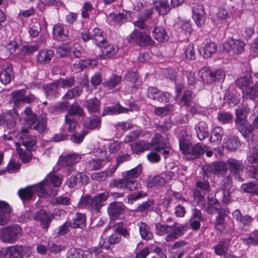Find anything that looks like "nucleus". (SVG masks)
<instances>
[{"label": "nucleus", "instance_id": "nucleus-7", "mask_svg": "<svg viewBox=\"0 0 258 258\" xmlns=\"http://www.w3.org/2000/svg\"><path fill=\"white\" fill-rule=\"evenodd\" d=\"M208 68H203L202 72L204 71L205 74H203L202 78L203 81L206 83L211 84L212 83L220 82L223 81L225 78V74L224 71L219 69L216 71L210 70Z\"/></svg>", "mask_w": 258, "mask_h": 258}, {"label": "nucleus", "instance_id": "nucleus-8", "mask_svg": "<svg viewBox=\"0 0 258 258\" xmlns=\"http://www.w3.org/2000/svg\"><path fill=\"white\" fill-rule=\"evenodd\" d=\"M81 156L76 153L67 154L61 157V164L66 168L65 172L70 174L75 171V165L81 160Z\"/></svg>", "mask_w": 258, "mask_h": 258}, {"label": "nucleus", "instance_id": "nucleus-47", "mask_svg": "<svg viewBox=\"0 0 258 258\" xmlns=\"http://www.w3.org/2000/svg\"><path fill=\"white\" fill-rule=\"evenodd\" d=\"M93 32V39L94 40L96 45L99 47L104 46V45H106L107 42L106 41V38L103 36L101 30L97 28H95L94 29Z\"/></svg>", "mask_w": 258, "mask_h": 258}, {"label": "nucleus", "instance_id": "nucleus-5", "mask_svg": "<svg viewBox=\"0 0 258 258\" xmlns=\"http://www.w3.org/2000/svg\"><path fill=\"white\" fill-rule=\"evenodd\" d=\"M45 183V182L44 181L31 187L20 189L18 191V195L23 201L31 200L33 197V191H36L41 195H44L46 192Z\"/></svg>", "mask_w": 258, "mask_h": 258}, {"label": "nucleus", "instance_id": "nucleus-10", "mask_svg": "<svg viewBox=\"0 0 258 258\" xmlns=\"http://www.w3.org/2000/svg\"><path fill=\"white\" fill-rule=\"evenodd\" d=\"M245 44L243 41L231 39L223 43V48L230 54H238L244 51Z\"/></svg>", "mask_w": 258, "mask_h": 258}, {"label": "nucleus", "instance_id": "nucleus-35", "mask_svg": "<svg viewBox=\"0 0 258 258\" xmlns=\"http://www.w3.org/2000/svg\"><path fill=\"white\" fill-rule=\"evenodd\" d=\"M24 120L28 124L31 126L36 123L38 120V116L36 113L34 112L31 108L27 107L24 110L23 114Z\"/></svg>", "mask_w": 258, "mask_h": 258}, {"label": "nucleus", "instance_id": "nucleus-6", "mask_svg": "<svg viewBox=\"0 0 258 258\" xmlns=\"http://www.w3.org/2000/svg\"><path fill=\"white\" fill-rule=\"evenodd\" d=\"M227 170L226 163L222 161L215 162L203 167V172L207 176H210L212 174L218 176H223L227 173Z\"/></svg>", "mask_w": 258, "mask_h": 258}, {"label": "nucleus", "instance_id": "nucleus-4", "mask_svg": "<svg viewBox=\"0 0 258 258\" xmlns=\"http://www.w3.org/2000/svg\"><path fill=\"white\" fill-rule=\"evenodd\" d=\"M127 40L130 43L134 42L141 47L153 45L154 41L150 35L146 33L135 30L128 37Z\"/></svg>", "mask_w": 258, "mask_h": 258}, {"label": "nucleus", "instance_id": "nucleus-9", "mask_svg": "<svg viewBox=\"0 0 258 258\" xmlns=\"http://www.w3.org/2000/svg\"><path fill=\"white\" fill-rule=\"evenodd\" d=\"M18 136L20 141L28 151H30L36 149V137L30 134L28 128H22L19 133Z\"/></svg>", "mask_w": 258, "mask_h": 258}, {"label": "nucleus", "instance_id": "nucleus-36", "mask_svg": "<svg viewBox=\"0 0 258 258\" xmlns=\"http://www.w3.org/2000/svg\"><path fill=\"white\" fill-rule=\"evenodd\" d=\"M231 239H224L219 241L214 247L215 253L218 255H223L227 252Z\"/></svg>", "mask_w": 258, "mask_h": 258}, {"label": "nucleus", "instance_id": "nucleus-3", "mask_svg": "<svg viewBox=\"0 0 258 258\" xmlns=\"http://www.w3.org/2000/svg\"><path fill=\"white\" fill-rule=\"evenodd\" d=\"M22 235V230L18 224H13L0 228V239L5 243H15Z\"/></svg>", "mask_w": 258, "mask_h": 258}, {"label": "nucleus", "instance_id": "nucleus-45", "mask_svg": "<svg viewBox=\"0 0 258 258\" xmlns=\"http://www.w3.org/2000/svg\"><path fill=\"white\" fill-rule=\"evenodd\" d=\"M250 108L247 104H242L236 110L235 120H246V118L250 112Z\"/></svg>", "mask_w": 258, "mask_h": 258}, {"label": "nucleus", "instance_id": "nucleus-15", "mask_svg": "<svg viewBox=\"0 0 258 258\" xmlns=\"http://www.w3.org/2000/svg\"><path fill=\"white\" fill-rule=\"evenodd\" d=\"M238 131L243 137L248 139L253 134V127L247 120H235Z\"/></svg>", "mask_w": 258, "mask_h": 258}, {"label": "nucleus", "instance_id": "nucleus-34", "mask_svg": "<svg viewBox=\"0 0 258 258\" xmlns=\"http://www.w3.org/2000/svg\"><path fill=\"white\" fill-rule=\"evenodd\" d=\"M45 42V38L44 35H41L39 37V43L32 45H25L20 49L21 52L24 54H31L38 50L40 43Z\"/></svg>", "mask_w": 258, "mask_h": 258}, {"label": "nucleus", "instance_id": "nucleus-56", "mask_svg": "<svg viewBox=\"0 0 258 258\" xmlns=\"http://www.w3.org/2000/svg\"><path fill=\"white\" fill-rule=\"evenodd\" d=\"M250 75H247L243 77H241L235 81L236 85L241 89L248 88L251 83Z\"/></svg>", "mask_w": 258, "mask_h": 258}, {"label": "nucleus", "instance_id": "nucleus-20", "mask_svg": "<svg viewBox=\"0 0 258 258\" xmlns=\"http://www.w3.org/2000/svg\"><path fill=\"white\" fill-rule=\"evenodd\" d=\"M54 56V52L51 49H41L36 56V62L44 65L49 63Z\"/></svg>", "mask_w": 258, "mask_h": 258}, {"label": "nucleus", "instance_id": "nucleus-48", "mask_svg": "<svg viewBox=\"0 0 258 258\" xmlns=\"http://www.w3.org/2000/svg\"><path fill=\"white\" fill-rule=\"evenodd\" d=\"M181 106L187 107L193 103L192 93L191 91L186 90L184 91L179 100Z\"/></svg>", "mask_w": 258, "mask_h": 258}, {"label": "nucleus", "instance_id": "nucleus-14", "mask_svg": "<svg viewBox=\"0 0 258 258\" xmlns=\"http://www.w3.org/2000/svg\"><path fill=\"white\" fill-rule=\"evenodd\" d=\"M203 208L208 214L212 215L218 213L220 210L223 209L220 208V203L212 195L208 196V202L203 205Z\"/></svg>", "mask_w": 258, "mask_h": 258}, {"label": "nucleus", "instance_id": "nucleus-27", "mask_svg": "<svg viewBox=\"0 0 258 258\" xmlns=\"http://www.w3.org/2000/svg\"><path fill=\"white\" fill-rule=\"evenodd\" d=\"M114 186L119 188H125L130 190H134L137 189V183L135 182L130 181L127 180L123 175V178L115 180L113 182Z\"/></svg>", "mask_w": 258, "mask_h": 258}, {"label": "nucleus", "instance_id": "nucleus-23", "mask_svg": "<svg viewBox=\"0 0 258 258\" xmlns=\"http://www.w3.org/2000/svg\"><path fill=\"white\" fill-rule=\"evenodd\" d=\"M83 105L90 113H98L100 111L101 102L97 98L86 100Z\"/></svg>", "mask_w": 258, "mask_h": 258}, {"label": "nucleus", "instance_id": "nucleus-42", "mask_svg": "<svg viewBox=\"0 0 258 258\" xmlns=\"http://www.w3.org/2000/svg\"><path fill=\"white\" fill-rule=\"evenodd\" d=\"M224 131L220 126H216L214 128L210 141L216 145H218L221 142L222 138L224 136Z\"/></svg>", "mask_w": 258, "mask_h": 258}, {"label": "nucleus", "instance_id": "nucleus-2", "mask_svg": "<svg viewBox=\"0 0 258 258\" xmlns=\"http://www.w3.org/2000/svg\"><path fill=\"white\" fill-rule=\"evenodd\" d=\"M109 194L107 191L97 194L94 197L86 195L81 198L79 206L82 208L99 212L100 208L103 206V203L107 200Z\"/></svg>", "mask_w": 258, "mask_h": 258}, {"label": "nucleus", "instance_id": "nucleus-60", "mask_svg": "<svg viewBox=\"0 0 258 258\" xmlns=\"http://www.w3.org/2000/svg\"><path fill=\"white\" fill-rule=\"evenodd\" d=\"M56 81L59 87L62 88L71 87L75 83V80L73 77L66 78V79H60Z\"/></svg>", "mask_w": 258, "mask_h": 258}, {"label": "nucleus", "instance_id": "nucleus-32", "mask_svg": "<svg viewBox=\"0 0 258 258\" xmlns=\"http://www.w3.org/2000/svg\"><path fill=\"white\" fill-rule=\"evenodd\" d=\"M153 34L155 39L159 42H164L167 41L169 39V36L166 30L161 26L155 27L153 30Z\"/></svg>", "mask_w": 258, "mask_h": 258}, {"label": "nucleus", "instance_id": "nucleus-26", "mask_svg": "<svg viewBox=\"0 0 258 258\" xmlns=\"http://www.w3.org/2000/svg\"><path fill=\"white\" fill-rule=\"evenodd\" d=\"M14 78V73L11 65H8L0 72V81L5 85L9 84Z\"/></svg>", "mask_w": 258, "mask_h": 258}, {"label": "nucleus", "instance_id": "nucleus-39", "mask_svg": "<svg viewBox=\"0 0 258 258\" xmlns=\"http://www.w3.org/2000/svg\"><path fill=\"white\" fill-rule=\"evenodd\" d=\"M154 8L160 15H166L171 10L170 6L167 0H159L156 1L155 4Z\"/></svg>", "mask_w": 258, "mask_h": 258}, {"label": "nucleus", "instance_id": "nucleus-17", "mask_svg": "<svg viewBox=\"0 0 258 258\" xmlns=\"http://www.w3.org/2000/svg\"><path fill=\"white\" fill-rule=\"evenodd\" d=\"M192 18L197 25L201 26L206 19V13L204 6L202 5H196L192 7Z\"/></svg>", "mask_w": 258, "mask_h": 258}, {"label": "nucleus", "instance_id": "nucleus-21", "mask_svg": "<svg viewBox=\"0 0 258 258\" xmlns=\"http://www.w3.org/2000/svg\"><path fill=\"white\" fill-rule=\"evenodd\" d=\"M53 35L58 40L66 41L68 39L69 32L65 26L57 24L53 27Z\"/></svg>", "mask_w": 258, "mask_h": 258}, {"label": "nucleus", "instance_id": "nucleus-61", "mask_svg": "<svg viewBox=\"0 0 258 258\" xmlns=\"http://www.w3.org/2000/svg\"><path fill=\"white\" fill-rule=\"evenodd\" d=\"M121 240V236L119 235L118 233L115 232V230H114V232L110 235L107 242H104V246L106 249H107L111 245H113L114 244L119 243Z\"/></svg>", "mask_w": 258, "mask_h": 258}, {"label": "nucleus", "instance_id": "nucleus-12", "mask_svg": "<svg viewBox=\"0 0 258 258\" xmlns=\"http://www.w3.org/2000/svg\"><path fill=\"white\" fill-rule=\"evenodd\" d=\"M53 215L44 210H41L35 213L34 219L40 223L41 227L47 231L49 225L53 218Z\"/></svg>", "mask_w": 258, "mask_h": 258}, {"label": "nucleus", "instance_id": "nucleus-46", "mask_svg": "<svg viewBox=\"0 0 258 258\" xmlns=\"http://www.w3.org/2000/svg\"><path fill=\"white\" fill-rule=\"evenodd\" d=\"M25 93L26 91L24 89L17 90L11 93L12 100L15 106L19 107L23 104L24 96Z\"/></svg>", "mask_w": 258, "mask_h": 258}, {"label": "nucleus", "instance_id": "nucleus-59", "mask_svg": "<svg viewBox=\"0 0 258 258\" xmlns=\"http://www.w3.org/2000/svg\"><path fill=\"white\" fill-rule=\"evenodd\" d=\"M173 109L172 105L168 104L163 107H158L154 109V113L158 116H166Z\"/></svg>", "mask_w": 258, "mask_h": 258}, {"label": "nucleus", "instance_id": "nucleus-50", "mask_svg": "<svg viewBox=\"0 0 258 258\" xmlns=\"http://www.w3.org/2000/svg\"><path fill=\"white\" fill-rule=\"evenodd\" d=\"M86 222V216L84 214L77 213L76 217L73 219L72 222H70L72 228H82L85 226Z\"/></svg>", "mask_w": 258, "mask_h": 258}, {"label": "nucleus", "instance_id": "nucleus-22", "mask_svg": "<svg viewBox=\"0 0 258 258\" xmlns=\"http://www.w3.org/2000/svg\"><path fill=\"white\" fill-rule=\"evenodd\" d=\"M190 137L185 131L181 132V137L179 140V147L184 155H187L190 152L192 143L190 141Z\"/></svg>", "mask_w": 258, "mask_h": 258}, {"label": "nucleus", "instance_id": "nucleus-40", "mask_svg": "<svg viewBox=\"0 0 258 258\" xmlns=\"http://www.w3.org/2000/svg\"><path fill=\"white\" fill-rule=\"evenodd\" d=\"M130 147L134 153L139 154L148 150L150 147V145L147 141L141 140L137 142L135 144H131Z\"/></svg>", "mask_w": 258, "mask_h": 258}, {"label": "nucleus", "instance_id": "nucleus-37", "mask_svg": "<svg viewBox=\"0 0 258 258\" xmlns=\"http://www.w3.org/2000/svg\"><path fill=\"white\" fill-rule=\"evenodd\" d=\"M207 148V146L197 143L190 149V152L187 155H190L192 157V159H195L202 155L206 152Z\"/></svg>", "mask_w": 258, "mask_h": 258}, {"label": "nucleus", "instance_id": "nucleus-11", "mask_svg": "<svg viewBox=\"0 0 258 258\" xmlns=\"http://www.w3.org/2000/svg\"><path fill=\"white\" fill-rule=\"evenodd\" d=\"M227 164L231 173L234 176L235 179L239 181H244V179L240 176V172L244 170V164L242 161L234 158H229L227 160Z\"/></svg>", "mask_w": 258, "mask_h": 258}, {"label": "nucleus", "instance_id": "nucleus-63", "mask_svg": "<svg viewBox=\"0 0 258 258\" xmlns=\"http://www.w3.org/2000/svg\"><path fill=\"white\" fill-rule=\"evenodd\" d=\"M71 203V200L70 198L67 196H58L55 197L52 200L53 205L68 206Z\"/></svg>", "mask_w": 258, "mask_h": 258}, {"label": "nucleus", "instance_id": "nucleus-49", "mask_svg": "<svg viewBox=\"0 0 258 258\" xmlns=\"http://www.w3.org/2000/svg\"><path fill=\"white\" fill-rule=\"evenodd\" d=\"M166 183L165 179L160 176H155L152 178H149L147 180L148 187H158L163 186Z\"/></svg>", "mask_w": 258, "mask_h": 258}, {"label": "nucleus", "instance_id": "nucleus-53", "mask_svg": "<svg viewBox=\"0 0 258 258\" xmlns=\"http://www.w3.org/2000/svg\"><path fill=\"white\" fill-rule=\"evenodd\" d=\"M241 189L246 192L258 195V184L253 181H250L247 183H243L241 185Z\"/></svg>", "mask_w": 258, "mask_h": 258}, {"label": "nucleus", "instance_id": "nucleus-1", "mask_svg": "<svg viewBox=\"0 0 258 258\" xmlns=\"http://www.w3.org/2000/svg\"><path fill=\"white\" fill-rule=\"evenodd\" d=\"M155 228L156 233L158 235L162 236L165 234H167L165 237V240L167 242L177 239L183 235L187 230V227L184 225L176 227L175 225L169 226L167 224H162L160 223L156 224Z\"/></svg>", "mask_w": 258, "mask_h": 258}, {"label": "nucleus", "instance_id": "nucleus-18", "mask_svg": "<svg viewBox=\"0 0 258 258\" xmlns=\"http://www.w3.org/2000/svg\"><path fill=\"white\" fill-rule=\"evenodd\" d=\"M88 177L85 174L78 172L75 175H73L69 178L67 182L68 186L72 188L78 184L79 185L87 184L88 182Z\"/></svg>", "mask_w": 258, "mask_h": 258}, {"label": "nucleus", "instance_id": "nucleus-24", "mask_svg": "<svg viewBox=\"0 0 258 258\" xmlns=\"http://www.w3.org/2000/svg\"><path fill=\"white\" fill-rule=\"evenodd\" d=\"M101 118L97 115H92L87 118L84 121L83 125L86 128L94 130L101 127Z\"/></svg>", "mask_w": 258, "mask_h": 258}, {"label": "nucleus", "instance_id": "nucleus-44", "mask_svg": "<svg viewBox=\"0 0 258 258\" xmlns=\"http://www.w3.org/2000/svg\"><path fill=\"white\" fill-rule=\"evenodd\" d=\"M242 94L243 97L255 100L258 98V82H256L252 86L245 89L244 91H243Z\"/></svg>", "mask_w": 258, "mask_h": 258}, {"label": "nucleus", "instance_id": "nucleus-31", "mask_svg": "<svg viewBox=\"0 0 258 258\" xmlns=\"http://www.w3.org/2000/svg\"><path fill=\"white\" fill-rule=\"evenodd\" d=\"M229 211L225 209L220 210L216 217L215 228L219 231H223L226 227L225 218Z\"/></svg>", "mask_w": 258, "mask_h": 258}, {"label": "nucleus", "instance_id": "nucleus-52", "mask_svg": "<svg viewBox=\"0 0 258 258\" xmlns=\"http://www.w3.org/2000/svg\"><path fill=\"white\" fill-rule=\"evenodd\" d=\"M140 234L142 237L145 240L151 239L152 237V233L149 230L148 226L145 223H138Z\"/></svg>", "mask_w": 258, "mask_h": 258}, {"label": "nucleus", "instance_id": "nucleus-38", "mask_svg": "<svg viewBox=\"0 0 258 258\" xmlns=\"http://www.w3.org/2000/svg\"><path fill=\"white\" fill-rule=\"evenodd\" d=\"M150 146H153L156 151L160 152L168 147V143L163 140L160 134H157L152 139Z\"/></svg>", "mask_w": 258, "mask_h": 258}, {"label": "nucleus", "instance_id": "nucleus-41", "mask_svg": "<svg viewBox=\"0 0 258 258\" xmlns=\"http://www.w3.org/2000/svg\"><path fill=\"white\" fill-rule=\"evenodd\" d=\"M102 48L101 53L99 54V56L103 59H105L113 56L117 51V48L116 46L109 45L107 42V45L102 46Z\"/></svg>", "mask_w": 258, "mask_h": 258}, {"label": "nucleus", "instance_id": "nucleus-57", "mask_svg": "<svg viewBox=\"0 0 258 258\" xmlns=\"http://www.w3.org/2000/svg\"><path fill=\"white\" fill-rule=\"evenodd\" d=\"M217 51V45L213 42H207L204 47L203 56L205 58L210 57L212 55Z\"/></svg>", "mask_w": 258, "mask_h": 258}, {"label": "nucleus", "instance_id": "nucleus-29", "mask_svg": "<svg viewBox=\"0 0 258 258\" xmlns=\"http://www.w3.org/2000/svg\"><path fill=\"white\" fill-rule=\"evenodd\" d=\"M142 172V166L139 165L134 168L127 171L123 174L125 178L130 181L137 183V189L139 187L140 183L137 180V178L140 176Z\"/></svg>", "mask_w": 258, "mask_h": 258}, {"label": "nucleus", "instance_id": "nucleus-13", "mask_svg": "<svg viewBox=\"0 0 258 258\" xmlns=\"http://www.w3.org/2000/svg\"><path fill=\"white\" fill-rule=\"evenodd\" d=\"M148 97L160 103L167 102L170 97L167 92H162L154 87H150L148 89Z\"/></svg>", "mask_w": 258, "mask_h": 258}, {"label": "nucleus", "instance_id": "nucleus-58", "mask_svg": "<svg viewBox=\"0 0 258 258\" xmlns=\"http://www.w3.org/2000/svg\"><path fill=\"white\" fill-rule=\"evenodd\" d=\"M121 81V77L120 76L113 74L108 81L103 83V85L104 87L112 89L116 87Z\"/></svg>", "mask_w": 258, "mask_h": 258}, {"label": "nucleus", "instance_id": "nucleus-51", "mask_svg": "<svg viewBox=\"0 0 258 258\" xmlns=\"http://www.w3.org/2000/svg\"><path fill=\"white\" fill-rule=\"evenodd\" d=\"M22 246L15 245L9 247L6 252L9 253L10 258H22Z\"/></svg>", "mask_w": 258, "mask_h": 258}, {"label": "nucleus", "instance_id": "nucleus-33", "mask_svg": "<svg viewBox=\"0 0 258 258\" xmlns=\"http://www.w3.org/2000/svg\"><path fill=\"white\" fill-rule=\"evenodd\" d=\"M128 110V109L124 108L119 104H115L112 106L105 107L102 112V116L126 113Z\"/></svg>", "mask_w": 258, "mask_h": 258}, {"label": "nucleus", "instance_id": "nucleus-55", "mask_svg": "<svg viewBox=\"0 0 258 258\" xmlns=\"http://www.w3.org/2000/svg\"><path fill=\"white\" fill-rule=\"evenodd\" d=\"M47 119L45 115L42 116L40 119L38 120V122L33 125V129L39 133L44 132L47 130Z\"/></svg>", "mask_w": 258, "mask_h": 258}, {"label": "nucleus", "instance_id": "nucleus-62", "mask_svg": "<svg viewBox=\"0 0 258 258\" xmlns=\"http://www.w3.org/2000/svg\"><path fill=\"white\" fill-rule=\"evenodd\" d=\"M67 114L71 116L75 115H78L80 116H83L84 114V112L82 107L78 104H74L70 105Z\"/></svg>", "mask_w": 258, "mask_h": 258}, {"label": "nucleus", "instance_id": "nucleus-25", "mask_svg": "<svg viewBox=\"0 0 258 258\" xmlns=\"http://www.w3.org/2000/svg\"><path fill=\"white\" fill-rule=\"evenodd\" d=\"M195 130L197 136L201 141L206 139L209 134L207 124L204 121H201L195 125Z\"/></svg>", "mask_w": 258, "mask_h": 258}, {"label": "nucleus", "instance_id": "nucleus-28", "mask_svg": "<svg viewBox=\"0 0 258 258\" xmlns=\"http://www.w3.org/2000/svg\"><path fill=\"white\" fill-rule=\"evenodd\" d=\"M16 124V119L11 112L3 114L0 117V125L8 128H12Z\"/></svg>", "mask_w": 258, "mask_h": 258}, {"label": "nucleus", "instance_id": "nucleus-54", "mask_svg": "<svg viewBox=\"0 0 258 258\" xmlns=\"http://www.w3.org/2000/svg\"><path fill=\"white\" fill-rule=\"evenodd\" d=\"M217 120L222 124L230 123L232 121L233 115L229 112L220 111L217 114Z\"/></svg>", "mask_w": 258, "mask_h": 258}, {"label": "nucleus", "instance_id": "nucleus-19", "mask_svg": "<svg viewBox=\"0 0 258 258\" xmlns=\"http://www.w3.org/2000/svg\"><path fill=\"white\" fill-rule=\"evenodd\" d=\"M99 154L100 157L102 158V159H92L88 162V167L91 170H96L99 169L102 165V161L103 160L105 161L106 162H109L111 159V157L108 155H106L107 152L106 151L100 150Z\"/></svg>", "mask_w": 258, "mask_h": 258}, {"label": "nucleus", "instance_id": "nucleus-30", "mask_svg": "<svg viewBox=\"0 0 258 258\" xmlns=\"http://www.w3.org/2000/svg\"><path fill=\"white\" fill-rule=\"evenodd\" d=\"M11 208L8 203L5 201H0V225L7 223L9 220L6 214L11 213Z\"/></svg>", "mask_w": 258, "mask_h": 258}, {"label": "nucleus", "instance_id": "nucleus-43", "mask_svg": "<svg viewBox=\"0 0 258 258\" xmlns=\"http://www.w3.org/2000/svg\"><path fill=\"white\" fill-rule=\"evenodd\" d=\"M59 87L57 81H54L53 83L43 85V88L45 91L46 95L52 98H55L57 96L58 93L57 90Z\"/></svg>", "mask_w": 258, "mask_h": 258}, {"label": "nucleus", "instance_id": "nucleus-16", "mask_svg": "<svg viewBox=\"0 0 258 258\" xmlns=\"http://www.w3.org/2000/svg\"><path fill=\"white\" fill-rule=\"evenodd\" d=\"M125 209V205L122 202L111 203L107 208V212L111 219H116L122 214Z\"/></svg>", "mask_w": 258, "mask_h": 258}, {"label": "nucleus", "instance_id": "nucleus-64", "mask_svg": "<svg viewBox=\"0 0 258 258\" xmlns=\"http://www.w3.org/2000/svg\"><path fill=\"white\" fill-rule=\"evenodd\" d=\"M67 258H85L82 249L72 248L67 253Z\"/></svg>", "mask_w": 258, "mask_h": 258}]
</instances>
